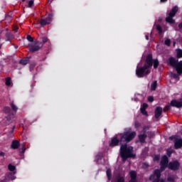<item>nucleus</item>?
<instances>
[{
  "mask_svg": "<svg viewBox=\"0 0 182 182\" xmlns=\"http://www.w3.org/2000/svg\"><path fill=\"white\" fill-rule=\"evenodd\" d=\"M136 137V132H125L119 134L118 136L115 135L111 139L109 147H117L125 143H130L133 139Z\"/></svg>",
  "mask_w": 182,
  "mask_h": 182,
  "instance_id": "nucleus-1",
  "label": "nucleus"
},
{
  "mask_svg": "<svg viewBox=\"0 0 182 182\" xmlns=\"http://www.w3.org/2000/svg\"><path fill=\"white\" fill-rule=\"evenodd\" d=\"M168 157L164 155L162 156L160 162V168L155 169L153 174H151L149 176L150 181L152 182H166V181L161 178V172L164 171L166 168H168Z\"/></svg>",
  "mask_w": 182,
  "mask_h": 182,
  "instance_id": "nucleus-2",
  "label": "nucleus"
},
{
  "mask_svg": "<svg viewBox=\"0 0 182 182\" xmlns=\"http://www.w3.org/2000/svg\"><path fill=\"white\" fill-rule=\"evenodd\" d=\"M153 66V55L148 54L144 66L137 67L136 69V75L137 77H144L148 75H150L151 70H150V68Z\"/></svg>",
  "mask_w": 182,
  "mask_h": 182,
  "instance_id": "nucleus-3",
  "label": "nucleus"
},
{
  "mask_svg": "<svg viewBox=\"0 0 182 182\" xmlns=\"http://www.w3.org/2000/svg\"><path fill=\"white\" fill-rule=\"evenodd\" d=\"M119 153L122 161H126L127 159H134L136 157V154H133V146H127L126 142L120 146Z\"/></svg>",
  "mask_w": 182,
  "mask_h": 182,
  "instance_id": "nucleus-4",
  "label": "nucleus"
},
{
  "mask_svg": "<svg viewBox=\"0 0 182 182\" xmlns=\"http://www.w3.org/2000/svg\"><path fill=\"white\" fill-rule=\"evenodd\" d=\"M168 62L172 68H175L178 75H182V60L178 62V60H176V58L170 57L168 58Z\"/></svg>",
  "mask_w": 182,
  "mask_h": 182,
  "instance_id": "nucleus-5",
  "label": "nucleus"
},
{
  "mask_svg": "<svg viewBox=\"0 0 182 182\" xmlns=\"http://www.w3.org/2000/svg\"><path fill=\"white\" fill-rule=\"evenodd\" d=\"M178 12V6H175L172 8L170 13L168 14V16L166 18V22L168 23H176V21L173 19L176 16V14Z\"/></svg>",
  "mask_w": 182,
  "mask_h": 182,
  "instance_id": "nucleus-6",
  "label": "nucleus"
},
{
  "mask_svg": "<svg viewBox=\"0 0 182 182\" xmlns=\"http://www.w3.org/2000/svg\"><path fill=\"white\" fill-rule=\"evenodd\" d=\"M168 168H169V170H172L173 171H177V170L180 168V162H178L177 160L169 162Z\"/></svg>",
  "mask_w": 182,
  "mask_h": 182,
  "instance_id": "nucleus-7",
  "label": "nucleus"
},
{
  "mask_svg": "<svg viewBox=\"0 0 182 182\" xmlns=\"http://www.w3.org/2000/svg\"><path fill=\"white\" fill-rule=\"evenodd\" d=\"M171 106L172 107H177V109H180L182 107V98L180 99L179 101L176 100H172L171 101Z\"/></svg>",
  "mask_w": 182,
  "mask_h": 182,
  "instance_id": "nucleus-8",
  "label": "nucleus"
},
{
  "mask_svg": "<svg viewBox=\"0 0 182 182\" xmlns=\"http://www.w3.org/2000/svg\"><path fill=\"white\" fill-rule=\"evenodd\" d=\"M174 147L176 150H178V149H181L182 147V139L175 138L174 139Z\"/></svg>",
  "mask_w": 182,
  "mask_h": 182,
  "instance_id": "nucleus-9",
  "label": "nucleus"
},
{
  "mask_svg": "<svg viewBox=\"0 0 182 182\" xmlns=\"http://www.w3.org/2000/svg\"><path fill=\"white\" fill-rule=\"evenodd\" d=\"M131 179L129 182H137V172L136 171H131L129 172Z\"/></svg>",
  "mask_w": 182,
  "mask_h": 182,
  "instance_id": "nucleus-10",
  "label": "nucleus"
},
{
  "mask_svg": "<svg viewBox=\"0 0 182 182\" xmlns=\"http://www.w3.org/2000/svg\"><path fill=\"white\" fill-rule=\"evenodd\" d=\"M163 114V108L161 107H156L155 109V119H159Z\"/></svg>",
  "mask_w": 182,
  "mask_h": 182,
  "instance_id": "nucleus-11",
  "label": "nucleus"
},
{
  "mask_svg": "<svg viewBox=\"0 0 182 182\" xmlns=\"http://www.w3.org/2000/svg\"><path fill=\"white\" fill-rule=\"evenodd\" d=\"M41 46H32L31 47H30L29 50L33 53L35 52H38V50H39V49H41V48H42V46H43V44L40 43Z\"/></svg>",
  "mask_w": 182,
  "mask_h": 182,
  "instance_id": "nucleus-12",
  "label": "nucleus"
},
{
  "mask_svg": "<svg viewBox=\"0 0 182 182\" xmlns=\"http://www.w3.org/2000/svg\"><path fill=\"white\" fill-rule=\"evenodd\" d=\"M21 146V143L18 140H14L11 142V149H14V150H16L17 149H19V146Z\"/></svg>",
  "mask_w": 182,
  "mask_h": 182,
  "instance_id": "nucleus-13",
  "label": "nucleus"
},
{
  "mask_svg": "<svg viewBox=\"0 0 182 182\" xmlns=\"http://www.w3.org/2000/svg\"><path fill=\"white\" fill-rule=\"evenodd\" d=\"M140 143H146V139H147V134H142L138 136Z\"/></svg>",
  "mask_w": 182,
  "mask_h": 182,
  "instance_id": "nucleus-14",
  "label": "nucleus"
},
{
  "mask_svg": "<svg viewBox=\"0 0 182 182\" xmlns=\"http://www.w3.org/2000/svg\"><path fill=\"white\" fill-rule=\"evenodd\" d=\"M159 65H160V62L159 61V60L157 58L153 60V57H152V66H154V69H157Z\"/></svg>",
  "mask_w": 182,
  "mask_h": 182,
  "instance_id": "nucleus-15",
  "label": "nucleus"
},
{
  "mask_svg": "<svg viewBox=\"0 0 182 182\" xmlns=\"http://www.w3.org/2000/svg\"><path fill=\"white\" fill-rule=\"evenodd\" d=\"M103 159V152H100L96 156V161L97 164H100V161Z\"/></svg>",
  "mask_w": 182,
  "mask_h": 182,
  "instance_id": "nucleus-16",
  "label": "nucleus"
},
{
  "mask_svg": "<svg viewBox=\"0 0 182 182\" xmlns=\"http://www.w3.org/2000/svg\"><path fill=\"white\" fill-rule=\"evenodd\" d=\"M20 65H23V66H26L28 63H29V58H23L19 61Z\"/></svg>",
  "mask_w": 182,
  "mask_h": 182,
  "instance_id": "nucleus-17",
  "label": "nucleus"
},
{
  "mask_svg": "<svg viewBox=\"0 0 182 182\" xmlns=\"http://www.w3.org/2000/svg\"><path fill=\"white\" fill-rule=\"evenodd\" d=\"M46 21H47V22L50 24L52 22V21H53V14H48V16L46 18Z\"/></svg>",
  "mask_w": 182,
  "mask_h": 182,
  "instance_id": "nucleus-18",
  "label": "nucleus"
},
{
  "mask_svg": "<svg viewBox=\"0 0 182 182\" xmlns=\"http://www.w3.org/2000/svg\"><path fill=\"white\" fill-rule=\"evenodd\" d=\"M40 25L43 28V26H46V25H49V23L46 18H41L40 21Z\"/></svg>",
  "mask_w": 182,
  "mask_h": 182,
  "instance_id": "nucleus-19",
  "label": "nucleus"
},
{
  "mask_svg": "<svg viewBox=\"0 0 182 182\" xmlns=\"http://www.w3.org/2000/svg\"><path fill=\"white\" fill-rule=\"evenodd\" d=\"M15 117V115L14 114H9L8 116L6 117V119L7 122L9 123H12V119Z\"/></svg>",
  "mask_w": 182,
  "mask_h": 182,
  "instance_id": "nucleus-20",
  "label": "nucleus"
},
{
  "mask_svg": "<svg viewBox=\"0 0 182 182\" xmlns=\"http://www.w3.org/2000/svg\"><path fill=\"white\" fill-rule=\"evenodd\" d=\"M11 177H12V173H9L8 175H6L4 179H2L0 182H8L9 180H11Z\"/></svg>",
  "mask_w": 182,
  "mask_h": 182,
  "instance_id": "nucleus-21",
  "label": "nucleus"
},
{
  "mask_svg": "<svg viewBox=\"0 0 182 182\" xmlns=\"http://www.w3.org/2000/svg\"><path fill=\"white\" fill-rule=\"evenodd\" d=\"M176 58L177 59H181L182 58V50L180 48L176 49Z\"/></svg>",
  "mask_w": 182,
  "mask_h": 182,
  "instance_id": "nucleus-22",
  "label": "nucleus"
},
{
  "mask_svg": "<svg viewBox=\"0 0 182 182\" xmlns=\"http://www.w3.org/2000/svg\"><path fill=\"white\" fill-rule=\"evenodd\" d=\"M11 83H12V78H11L10 77H6V82H5L6 86H11Z\"/></svg>",
  "mask_w": 182,
  "mask_h": 182,
  "instance_id": "nucleus-23",
  "label": "nucleus"
},
{
  "mask_svg": "<svg viewBox=\"0 0 182 182\" xmlns=\"http://www.w3.org/2000/svg\"><path fill=\"white\" fill-rule=\"evenodd\" d=\"M116 182H124V177L120 175L117 176Z\"/></svg>",
  "mask_w": 182,
  "mask_h": 182,
  "instance_id": "nucleus-24",
  "label": "nucleus"
},
{
  "mask_svg": "<svg viewBox=\"0 0 182 182\" xmlns=\"http://www.w3.org/2000/svg\"><path fill=\"white\" fill-rule=\"evenodd\" d=\"M6 41H11V39H14V35L11 33H6Z\"/></svg>",
  "mask_w": 182,
  "mask_h": 182,
  "instance_id": "nucleus-25",
  "label": "nucleus"
},
{
  "mask_svg": "<svg viewBox=\"0 0 182 182\" xmlns=\"http://www.w3.org/2000/svg\"><path fill=\"white\" fill-rule=\"evenodd\" d=\"M151 89L152 91H154L156 89H157V81L153 82V83L151 85Z\"/></svg>",
  "mask_w": 182,
  "mask_h": 182,
  "instance_id": "nucleus-26",
  "label": "nucleus"
},
{
  "mask_svg": "<svg viewBox=\"0 0 182 182\" xmlns=\"http://www.w3.org/2000/svg\"><path fill=\"white\" fill-rule=\"evenodd\" d=\"M107 177L109 181H110V180H112V170H110V169L107 170Z\"/></svg>",
  "mask_w": 182,
  "mask_h": 182,
  "instance_id": "nucleus-27",
  "label": "nucleus"
},
{
  "mask_svg": "<svg viewBox=\"0 0 182 182\" xmlns=\"http://www.w3.org/2000/svg\"><path fill=\"white\" fill-rule=\"evenodd\" d=\"M167 181L168 182H174V181H176V176H174V175L168 176Z\"/></svg>",
  "mask_w": 182,
  "mask_h": 182,
  "instance_id": "nucleus-28",
  "label": "nucleus"
},
{
  "mask_svg": "<svg viewBox=\"0 0 182 182\" xmlns=\"http://www.w3.org/2000/svg\"><path fill=\"white\" fill-rule=\"evenodd\" d=\"M8 168L10 171H15V170H16V167L11 164L8 165Z\"/></svg>",
  "mask_w": 182,
  "mask_h": 182,
  "instance_id": "nucleus-29",
  "label": "nucleus"
},
{
  "mask_svg": "<svg viewBox=\"0 0 182 182\" xmlns=\"http://www.w3.org/2000/svg\"><path fill=\"white\" fill-rule=\"evenodd\" d=\"M10 106H11L12 110H14V112H18V107H16V105H15V104H14V102H11L10 104Z\"/></svg>",
  "mask_w": 182,
  "mask_h": 182,
  "instance_id": "nucleus-30",
  "label": "nucleus"
},
{
  "mask_svg": "<svg viewBox=\"0 0 182 182\" xmlns=\"http://www.w3.org/2000/svg\"><path fill=\"white\" fill-rule=\"evenodd\" d=\"M156 31H158L159 34L163 33V28H161V26L160 25H156Z\"/></svg>",
  "mask_w": 182,
  "mask_h": 182,
  "instance_id": "nucleus-31",
  "label": "nucleus"
},
{
  "mask_svg": "<svg viewBox=\"0 0 182 182\" xmlns=\"http://www.w3.org/2000/svg\"><path fill=\"white\" fill-rule=\"evenodd\" d=\"M148 136L149 137V139H153V137H154L156 136V134L154 133V132H148Z\"/></svg>",
  "mask_w": 182,
  "mask_h": 182,
  "instance_id": "nucleus-32",
  "label": "nucleus"
},
{
  "mask_svg": "<svg viewBox=\"0 0 182 182\" xmlns=\"http://www.w3.org/2000/svg\"><path fill=\"white\" fill-rule=\"evenodd\" d=\"M164 44L166 46H171V40H170V38H167L166 40H165Z\"/></svg>",
  "mask_w": 182,
  "mask_h": 182,
  "instance_id": "nucleus-33",
  "label": "nucleus"
},
{
  "mask_svg": "<svg viewBox=\"0 0 182 182\" xmlns=\"http://www.w3.org/2000/svg\"><path fill=\"white\" fill-rule=\"evenodd\" d=\"M149 129H150V127L144 126L142 129V132L144 133V134H146V133H147V130H149Z\"/></svg>",
  "mask_w": 182,
  "mask_h": 182,
  "instance_id": "nucleus-34",
  "label": "nucleus"
},
{
  "mask_svg": "<svg viewBox=\"0 0 182 182\" xmlns=\"http://www.w3.org/2000/svg\"><path fill=\"white\" fill-rule=\"evenodd\" d=\"M4 113H11V107H4Z\"/></svg>",
  "mask_w": 182,
  "mask_h": 182,
  "instance_id": "nucleus-35",
  "label": "nucleus"
},
{
  "mask_svg": "<svg viewBox=\"0 0 182 182\" xmlns=\"http://www.w3.org/2000/svg\"><path fill=\"white\" fill-rule=\"evenodd\" d=\"M160 160V154H156L154 157V161H159Z\"/></svg>",
  "mask_w": 182,
  "mask_h": 182,
  "instance_id": "nucleus-36",
  "label": "nucleus"
},
{
  "mask_svg": "<svg viewBox=\"0 0 182 182\" xmlns=\"http://www.w3.org/2000/svg\"><path fill=\"white\" fill-rule=\"evenodd\" d=\"M166 154L168 157H171V154H173V151L171 149H167Z\"/></svg>",
  "mask_w": 182,
  "mask_h": 182,
  "instance_id": "nucleus-37",
  "label": "nucleus"
},
{
  "mask_svg": "<svg viewBox=\"0 0 182 182\" xmlns=\"http://www.w3.org/2000/svg\"><path fill=\"white\" fill-rule=\"evenodd\" d=\"M170 109H171V107L170 105H166L164 107L163 110L164 112H168V110H170Z\"/></svg>",
  "mask_w": 182,
  "mask_h": 182,
  "instance_id": "nucleus-38",
  "label": "nucleus"
},
{
  "mask_svg": "<svg viewBox=\"0 0 182 182\" xmlns=\"http://www.w3.org/2000/svg\"><path fill=\"white\" fill-rule=\"evenodd\" d=\"M33 0H31L28 1V8H32V6H33Z\"/></svg>",
  "mask_w": 182,
  "mask_h": 182,
  "instance_id": "nucleus-39",
  "label": "nucleus"
},
{
  "mask_svg": "<svg viewBox=\"0 0 182 182\" xmlns=\"http://www.w3.org/2000/svg\"><path fill=\"white\" fill-rule=\"evenodd\" d=\"M27 41H28V42H33V37L31 36L30 35H28Z\"/></svg>",
  "mask_w": 182,
  "mask_h": 182,
  "instance_id": "nucleus-40",
  "label": "nucleus"
},
{
  "mask_svg": "<svg viewBox=\"0 0 182 182\" xmlns=\"http://www.w3.org/2000/svg\"><path fill=\"white\" fill-rule=\"evenodd\" d=\"M140 111H141V113H142V114H144V116L148 115L147 111H146V109H143L140 108Z\"/></svg>",
  "mask_w": 182,
  "mask_h": 182,
  "instance_id": "nucleus-41",
  "label": "nucleus"
},
{
  "mask_svg": "<svg viewBox=\"0 0 182 182\" xmlns=\"http://www.w3.org/2000/svg\"><path fill=\"white\" fill-rule=\"evenodd\" d=\"M147 107H149V105H147V103H144L141 107V109H147Z\"/></svg>",
  "mask_w": 182,
  "mask_h": 182,
  "instance_id": "nucleus-42",
  "label": "nucleus"
},
{
  "mask_svg": "<svg viewBox=\"0 0 182 182\" xmlns=\"http://www.w3.org/2000/svg\"><path fill=\"white\" fill-rule=\"evenodd\" d=\"M148 102H149L150 103H151L152 102H154V97H153V96L149 97Z\"/></svg>",
  "mask_w": 182,
  "mask_h": 182,
  "instance_id": "nucleus-43",
  "label": "nucleus"
},
{
  "mask_svg": "<svg viewBox=\"0 0 182 182\" xmlns=\"http://www.w3.org/2000/svg\"><path fill=\"white\" fill-rule=\"evenodd\" d=\"M141 126V124L139 122H135V127L136 129H139V127H140Z\"/></svg>",
  "mask_w": 182,
  "mask_h": 182,
  "instance_id": "nucleus-44",
  "label": "nucleus"
},
{
  "mask_svg": "<svg viewBox=\"0 0 182 182\" xmlns=\"http://www.w3.org/2000/svg\"><path fill=\"white\" fill-rule=\"evenodd\" d=\"M48 41H49V39L47 37H43V43H46V42H48Z\"/></svg>",
  "mask_w": 182,
  "mask_h": 182,
  "instance_id": "nucleus-45",
  "label": "nucleus"
},
{
  "mask_svg": "<svg viewBox=\"0 0 182 182\" xmlns=\"http://www.w3.org/2000/svg\"><path fill=\"white\" fill-rule=\"evenodd\" d=\"M172 77H173V79H177V77H178V75L176 73H172Z\"/></svg>",
  "mask_w": 182,
  "mask_h": 182,
  "instance_id": "nucleus-46",
  "label": "nucleus"
},
{
  "mask_svg": "<svg viewBox=\"0 0 182 182\" xmlns=\"http://www.w3.org/2000/svg\"><path fill=\"white\" fill-rule=\"evenodd\" d=\"M25 151H26V148L25 146H23L21 149V153L23 154V153H25Z\"/></svg>",
  "mask_w": 182,
  "mask_h": 182,
  "instance_id": "nucleus-47",
  "label": "nucleus"
},
{
  "mask_svg": "<svg viewBox=\"0 0 182 182\" xmlns=\"http://www.w3.org/2000/svg\"><path fill=\"white\" fill-rule=\"evenodd\" d=\"M143 167H144V168H149V165L146 163H144L143 164Z\"/></svg>",
  "mask_w": 182,
  "mask_h": 182,
  "instance_id": "nucleus-48",
  "label": "nucleus"
},
{
  "mask_svg": "<svg viewBox=\"0 0 182 182\" xmlns=\"http://www.w3.org/2000/svg\"><path fill=\"white\" fill-rule=\"evenodd\" d=\"M18 29L19 28L17 26H15L14 27L13 31H14V32H17Z\"/></svg>",
  "mask_w": 182,
  "mask_h": 182,
  "instance_id": "nucleus-49",
  "label": "nucleus"
},
{
  "mask_svg": "<svg viewBox=\"0 0 182 182\" xmlns=\"http://www.w3.org/2000/svg\"><path fill=\"white\" fill-rule=\"evenodd\" d=\"M0 156H1V157H4V156H5V153L4 152H0Z\"/></svg>",
  "mask_w": 182,
  "mask_h": 182,
  "instance_id": "nucleus-50",
  "label": "nucleus"
},
{
  "mask_svg": "<svg viewBox=\"0 0 182 182\" xmlns=\"http://www.w3.org/2000/svg\"><path fill=\"white\" fill-rule=\"evenodd\" d=\"M14 130H15V126L13 127V128H12L11 132V133H14Z\"/></svg>",
  "mask_w": 182,
  "mask_h": 182,
  "instance_id": "nucleus-51",
  "label": "nucleus"
},
{
  "mask_svg": "<svg viewBox=\"0 0 182 182\" xmlns=\"http://www.w3.org/2000/svg\"><path fill=\"white\" fill-rule=\"evenodd\" d=\"M145 39H146V41H149V36L148 35L145 36Z\"/></svg>",
  "mask_w": 182,
  "mask_h": 182,
  "instance_id": "nucleus-52",
  "label": "nucleus"
},
{
  "mask_svg": "<svg viewBox=\"0 0 182 182\" xmlns=\"http://www.w3.org/2000/svg\"><path fill=\"white\" fill-rule=\"evenodd\" d=\"M161 2H167V0H161Z\"/></svg>",
  "mask_w": 182,
  "mask_h": 182,
  "instance_id": "nucleus-53",
  "label": "nucleus"
},
{
  "mask_svg": "<svg viewBox=\"0 0 182 182\" xmlns=\"http://www.w3.org/2000/svg\"><path fill=\"white\" fill-rule=\"evenodd\" d=\"M173 46H176V41L173 42Z\"/></svg>",
  "mask_w": 182,
  "mask_h": 182,
  "instance_id": "nucleus-54",
  "label": "nucleus"
},
{
  "mask_svg": "<svg viewBox=\"0 0 182 182\" xmlns=\"http://www.w3.org/2000/svg\"><path fill=\"white\" fill-rule=\"evenodd\" d=\"M170 139H171V140H173V136H171V137H170Z\"/></svg>",
  "mask_w": 182,
  "mask_h": 182,
  "instance_id": "nucleus-55",
  "label": "nucleus"
},
{
  "mask_svg": "<svg viewBox=\"0 0 182 182\" xmlns=\"http://www.w3.org/2000/svg\"><path fill=\"white\" fill-rule=\"evenodd\" d=\"M25 1H26V0H22V2H25Z\"/></svg>",
  "mask_w": 182,
  "mask_h": 182,
  "instance_id": "nucleus-56",
  "label": "nucleus"
}]
</instances>
